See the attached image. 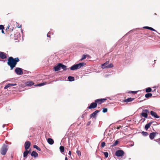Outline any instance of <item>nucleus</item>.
<instances>
[{"label": "nucleus", "instance_id": "nucleus-1", "mask_svg": "<svg viewBox=\"0 0 160 160\" xmlns=\"http://www.w3.org/2000/svg\"><path fill=\"white\" fill-rule=\"evenodd\" d=\"M8 61L7 64L10 67V70H12L16 67L17 63L20 60L18 58H13L11 57L8 58Z\"/></svg>", "mask_w": 160, "mask_h": 160}, {"label": "nucleus", "instance_id": "nucleus-2", "mask_svg": "<svg viewBox=\"0 0 160 160\" xmlns=\"http://www.w3.org/2000/svg\"><path fill=\"white\" fill-rule=\"evenodd\" d=\"M61 69H63V71L69 70V68H67L66 66L60 63L57 64L54 67V71L55 72L58 71Z\"/></svg>", "mask_w": 160, "mask_h": 160}, {"label": "nucleus", "instance_id": "nucleus-3", "mask_svg": "<svg viewBox=\"0 0 160 160\" xmlns=\"http://www.w3.org/2000/svg\"><path fill=\"white\" fill-rule=\"evenodd\" d=\"M8 146L5 144H4L0 150L1 153L3 155H5L8 150Z\"/></svg>", "mask_w": 160, "mask_h": 160}, {"label": "nucleus", "instance_id": "nucleus-4", "mask_svg": "<svg viewBox=\"0 0 160 160\" xmlns=\"http://www.w3.org/2000/svg\"><path fill=\"white\" fill-rule=\"evenodd\" d=\"M15 73L18 75H21L23 74V69L21 68L17 67L15 70Z\"/></svg>", "mask_w": 160, "mask_h": 160}, {"label": "nucleus", "instance_id": "nucleus-5", "mask_svg": "<svg viewBox=\"0 0 160 160\" xmlns=\"http://www.w3.org/2000/svg\"><path fill=\"white\" fill-rule=\"evenodd\" d=\"M124 154V152L122 150H119L116 151L115 155L117 157H122Z\"/></svg>", "mask_w": 160, "mask_h": 160}, {"label": "nucleus", "instance_id": "nucleus-6", "mask_svg": "<svg viewBox=\"0 0 160 160\" xmlns=\"http://www.w3.org/2000/svg\"><path fill=\"white\" fill-rule=\"evenodd\" d=\"M149 113V111L148 109H143L141 115L145 118H147L148 116V113Z\"/></svg>", "mask_w": 160, "mask_h": 160}, {"label": "nucleus", "instance_id": "nucleus-7", "mask_svg": "<svg viewBox=\"0 0 160 160\" xmlns=\"http://www.w3.org/2000/svg\"><path fill=\"white\" fill-rule=\"evenodd\" d=\"M97 106V102H95L92 103L88 107V108L89 109H94L96 108Z\"/></svg>", "mask_w": 160, "mask_h": 160}, {"label": "nucleus", "instance_id": "nucleus-8", "mask_svg": "<svg viewBox=\"0 0 160 160\" xmlns=\"http://www.w3.org/2000/svg\"><path fill=\"white\" fill-rule=\"evenodd\" d=\"M152 123H157V122L154 121H151L148 123L146 124L144 127V128L146 130H147L150 127Z\"/></svg>", "mask_w": 160, "mask_h": 160}, {"label": "nucleus", "instance_id": "nucleus-9", "mask_svg": "<svg viewBox=\"0 0 160 160\" xmlns=\"http://www.w3.org/2000/svg\"><path fill=\"white\" fill-rule=\"evenodd\" d=\"M31 145V142L29 141H26L24 144L25 149L26 150H28Z\"/></svg>", "mask_w": 160, "mask_h": 160}, {"label": "nucleus", "instance_id": "nucleus-10", "mask_svg": "<svg viewBox=\"0 0 160 160\" xmlns=\"http://www.w3.org/2000/svg\"><path fill=\"white\" fill-rule=\"evenodd\" d=\"M106 100V98H101L97 99L95 100V102L99 104H101L102 103L104 102Z\"/></svg>", "mask_w": 160, "mask_h": 160}, {"label": "nucleus", "instance_id": "nucleus-11", "mask_svg": "<svg viewBox=\"0 0 160 160\" xmlns=\"http://www.w3.org/2000/svg\"><path fill=\"white\" fill-rule=\"evenodd\" d=\"M100 112V110H97L92 113L90 115V118H91L92 117L94 118H96L97 113Z\"/></svg>", "mask_w": 160, "mask_h": 160}, {"label": "nucleus", "instance_id": "nucleus-12", "mask_svg": "<svg viewBox=\"0 0 160 160\" xmlns=\"http://www.w3.org/2000/svg\"><path fill=\"white\" fill-rule=\"evenodd\" d=\"M7 58L6 54L4 52H0V58L2 59H5Z\"/></svg>", "mask_w": 160, "mask_h": 160}, {"label": "nucleus", "instance_id": "nucleus-13", "mask_svg": "<svg viewBox=\"0 0 160 160\" xmlns=\"http://www.w3.org/2000/svg\"><path fill=\"white\" fill-rule=\"evenodd\" d=\"M151 115L154 118H158L160 117L158 115L157 113L153 111H151L150 112Z\"/></svg>", "mask_w": 160, "mask_h": 160}, {"label": "nucleus", "instance_id": "nucleus-14", "mask_svg": "<svg viewBox=\"0 0 160 160\" xmlns=\"http://www.w3.org/2000/svg\"><path fill=\"white\" fill-rule=\"evenodd\" d=\"M156 134H158V133L157 132H152L150 133L149 135L150 139H154L156 136Z\"/></svg>", "mask_w": 160, "mask_h": 160}, {"label": "nucleus", "instance_id": "nucleus-15", "mask_svg": "<svg viewBox=\"0 0 160 160\" xmlns=\"http://www.w3.org/2000/svg\"><path fill=\"white\" fill-rule=\"evenodd\" d=\"M78 69L80 68L81 67L86 65V63L85 62H82L76 64Z\"/></svg>", "mask_w": 160, "mask_h": 160}, {"label": "nucleus", "instance_id": "nucleus-16", "mask_svg": "<svg viewBox=\"0 0 160 160\" xmlns=\"http://www.w3.org/2000/svg\"><path fill=\"white\" fill-rule=\"evenodd\" d=\"M109 62V61H107L105 63L102 64L101 65V68L103 69L107 68H106L105 67L108 65Z\"/></svg>", "mask_w": 160, "mask_h": 160}, {"label": "nucleus", "instance_id": "nucleus-17", "mask_svg": "<svg viewBox=\"0 0 160 160\" xmlns=\"http://www.w3.org/2000/svg\"><path fill=\"white\" fill-rule=\"evenodd\" d=\"M32 156L34 158L37 157L38 156V154L36 152L33 151L31 153Z\"/></svg>", "mask_w": 160, "mask_h": 160}, {"label": "nucleus", "instance_id": "nucleus-18", "mask_svg": "<svg viewBox=\"0 0 160 160\" xmlns=\"http://www.w3.org/2000/svg\"><path fill=\"white\" fill-rule=\"evenodd\" d=\"M48 143L50 145H52L53 144L54 142L53 139L51 138H48L47 139Z\"/></svg>", "mask_w": 160, "mask_h": 160}, {"label": "nucleus", "instance_id": "nucleus-19", "mask_svg": "<svg viewBox=\"0 0 160 160\" xmlns=\"http://www.w3.org/2000/svg\"><path fill=\"white\" fill-rule=\"evenodd\" d=\"M143 28H145V29H147L150 30L151 31H155L156 32H157L156 30H155L153 28H152L151 27H148V26H144L143 27Z\"/></svg>", "mask_w": 160, "mask_h": 160}, {"label": "nucleus", "instance_id": "nucleus-20", "mask_svg": "<svg viewBox=\"0 0 160 160\" xmlns=\"http://www.w3.org/2000/svg\"><path fill=\"white\" fill-rule=\"evenodd\" d=\"M28 152V150H26L24 152L23 156L25 158H27Z\"/></svg>", "mask_w": 160, "mask_h": 160}, {"label": "nucleus", "instance_id": "nucleus-21", "mask_svg": "<svg viewBox=\"0 0 160 160\" xmlns=\"http://www.w3.org/2000/svg\"><path fill=\"white\" fill-rule=\"evenodd\" d=\"M70 69L71 70H74L78 69L77 65L76 64H74L70 68Z\"/></svg>", "mask_w": 160, "mask_h": 160}, {"label": "nucleus", "instance_id": "nucleus-22", "mask_svg": "<svg viewBox=\"0 0 160 160\" xmlns=\"http://www.w3.org/2000/svg\"><path fill=\"white\" fill-rule=\"evenodd\" d=\"M26 85L28 86H31L34 84V83L31 81L27 82L26 83Z\"/></svg>", "mask_w": 160, "mask_h": 160}, {"label": "nucleus", "instance_id": "nucleus-23", "mask_svg": "<svg viewBox=\"0 0 160 160\" xmlns=\"http://www.w3.org/2000/svg\"><path fill=\"white\" fill-rule=\"evenodd\" d=\"M133 100H134L133 98H128L127 99L124 100V101L125 102H131V101H133Z\"/></svg>", "mask_w": 160, "mask_h": 160}, {"label": "nucleus", "instance_id": "nucleus-24", "mask_svg": "<svg viewBox=\"0 0 160 160\" xmlns=\"http://www.w3.org/2000/svg\"><path fill=\"white\" fill-rule=\"evenodd\" d=\"M68 79L69 81L72 82L74 81V78L72 76H69L68 77Z\"/></svg>", "mask_w": 160, "mask_h": 160}, {"label": "nucleus", "instance_id": "nucleus-25", "mask_svg": "<svg viewBox=\"0 0 160 160\" xmlns=\"http://www.w3.org/2000/svg\"><path fill=\"white\" fill-rule=\"evenodd\" d=\"M152 94L151 93H148L145 95L146 98H148L152 97Z\"/></svg>", "mask_w": 160, "mask_h": 160}, {"label": "nucleus", "instance_id": "nucleus-26", "mask_svg": "<svg viewBox=\"0 0 160 160\" xmlns=\"http://www.w3.org/2000/svg\"><path fill=\"white\" fill-rule=\"evenodd\" d=\"M46 82H43L42 83H40L38 84H37L36 85H35V86L37 87V86H43L44 85H45L46 84Z\"/></svg>", "mask_w": 160, "mask_h": 160}, {"label": "nucleus", "instance_id": "nucleus-27", "mask_svg": "<svg viewBox=\"0 0 160 160\" xmlns=\"http://www.w3.org/2000/svg\"><path fill=\"white\" fill-rule=\"evenodd\" d=\"M145 91L149 93L152 91V89L150 87H148L146 88Z\"/></svg>", "mask_w": 160, "mask_h": 160}, {"label": "nucleus", "instance_id": "nucleus-28", "mask_svg": "<svg viewBox=\"0 0 160 160\" xmlns=\"http://www.w3.org/2000/svg\"><path fill=\"white\" fill-rule=\"evenodd\" d=\"M60 150L61 153H62L64 151V148L63 146H61L59 148Z\"/></svg>", "mask_w": 160, "mask_h": 160}, {"label": "nucleus", "instance_id": "nucleus-29", "mask_svg": "<svg viewBox=\"0 0 160 160\" xmlns=\"http://www.w3.org/2000/svg\"><path fill=\"white\" fill-rule=\"evenodd\" d=\"M119 143V141L118 140H116L113 143V144L111 145L112 147H114L116 146Z\"/></svg>", "mask_w": 160, "mask_h": 160}, {"label": "nucleus", "instance_id": "nucleus-30", "mask_svg": "<svg viewBox=\"0 0 160 160\" xmlns=\"http://www.w3.org/2000/svg\"><path fill=\"white\" fill-rule=\"evenodd\" d=\"M33 147L34 148H36V149H37V150H38L39 151H41V149H40V148L39 147H38L36 145H34L33 146Z\"/></svg>", "mask_w": 160, "mask_h": 160}, {"label": "nucleus", "instance_id": "nucleus-31", "mask_svg": "<svg viewBox=\"0 0 160 160\" xmlns=\"http://www.w3.org/2000/svg\"><path fill=\"white\" fill-rule=\"evenodd\" d=\"M87 55V54H85L83 55L82 57V58L80 59V60L82 61L83 60L85 59L86 58Z\"/></svg>", "mask_w": 160, "mask_h": 160}, {"label": "nucleus", "instance_id": "nucleus-32", "mask_svg": "<svg viewBox=\"0 0 160 160\" xmlns=\"http://www.w3.org/2000/svg\"><path fill=\"white\" fill-rule=\"evenodd\" d=\"M113 65L112 64V63H110V64H109L108 65V66H106V68H113Z\"/></svg>", "mask_w": 160, "mask_h": 160}, {"label": "nucleus", "instance_id": "nucleus-33", "mask_svg": "<svg viewBox=\"0 0 160 160\" xmlns=\"http://www.w3.org/2000/svg\"><path fill=\"white\" fill-rule=\"evenodd\" d=\"M141 133L142 135L144 136H146L148 134V132L144 131L142 132H141Z\"/></svg>", "mask_w": 160, "mask_h": 160}, {"label": "nucleus", "instance_id": "nucleus-34", "mask_svg": "<svg viewBox=\"0 0 160 160\" xmlns=\"http://www.w3.org/2000/svg\"><path fill=\"white\" fill-rule=\"evenodd\" d=\"M104 154L105 157L106 158L108 157V153L107 152H103Z\"/></svg>", "mask_w": 160, "mask_h": 160}, {"label": "nucleus", "instance_id": "nucleus-35", "mask_svg": "<svg viewBox=\"0 0 160 160\" xmlns=\"http://www.w3.org/2000/svg\"><path fill=\"white\" fill-rule=\"evenodd\" d=\"M76 153L79 156H80L81 155V152L80 151L78 150H77L76 151Z\"/></svg>", "mask_w": 160, "mask_h": 160}, {"label": "nucleus", "instance_id": "nucleus-36", "mask_svg": "<svg viewBox=\"0 0 160 160\" xmlns=\"http://www.w3.org/2000/svg\"><path fill=\"white\" fill-rule=\"evenodd\" d=\"M108 111V109L107 108H103L102 112L103 113H106Z\"/></svg>", "mask_w": 160, "mask_h": 160}, {"label": "nucleus", "instance_id": "nucleus-37", "mask_svg": "<svg viewBox=\"0 0 160 160\" xmlns=\"http://www.w3.org/2000/svg\"><path fill=\"white\" fill-rule=\"evenodd\" d=\"M106 143L105 142H102L101 143V146L102 148H103L105 146Z\"/></svg>", "mask_w": 160, "mask_h": 160}, {"label": "nucleus", "instance_id": "nucleus-38", "mask_svg": "<svg viewBox=\"0 0 160 160\" xmlns=\"http://www.w3.org/2000/svg\"><path fill=\"white\" fill-rule=\"evenodd\" d=\"M4 29V27L3 25H0V30H2Z\"/></svg>", "mask_w": 160, "mask_h": 160}, {"label": "nucleus", "instance_id": "nucleus-39", "mask_svg": "<svg viewBox=\"0 0 160 160\" xmlns=\"http://www.w3.org/2000/svg\"><path fill=\"white\" fill-rule=\"evenodd\" d=\"M138 92V91H130L129 93H132L136 94Z\"/></svg>", "mask_w": 160, "mask_h": 160}, {"label": "nucleus", "instance_id": "nucleus-40", "mask_svg": "<svg viewBox=\"0 0 160 160\" xmlns=\"http://www.w3.org/2000/svg\"><path fill=\"white\" fill-rule=\"evenodd\" d=\"M145 120L146 119L145 118H142L141 119L140 121L142 122H144Z\"/></svg>", "mask_w": 160, "mask_h": 160}, {"label": "nucleus", "instance_id": "nucleus-41", "mask_svg": "<svg viewBox=\"0 0 160 160\" xmlns=\"http://www.w3.org/2000/svg\"><path fill=\"white\" fill-rule=\"evenodd\" d=\"M10 85L11 86H16L17 84L16 83H10Z\"/></svg>", "mask_w": 160, "mask_h": 160}, {"label": "nucleus", "instance_id": "nucleus-42", "mask_svg": "<svg viewBox=\"0 0 160 160\" xmlns=\"http://www.w3.org/2000/svg\"><path fill=\"white\" fill-rule=\"evenodd\" d=\"M91 123V122L90 121H89L88 122L87 124V126H89V125H90Z\"/></svg>", "mask_w": 160, "mask_h": 160}, {"label": "nucleus", "instance_id": "nucleus-43", "mask_svg": "<svg viewBox=\"0 0 160 160\" xmlns=\"http://www.w3.org/2000/svg\"><path fill=\"white\" fill-rule=\"evenodd\" d=\"M6 86H7L8 88L11 87L10 83H8L7 85H6Z\"/></svg>", "mask_w": 160, "mask_h": 160}, {"label": "nucleus", "instance_id": "nucleus-44", "mask_svg": "<svg viewBox=\"0 0 160 160\" xmlns=\"http://www.w3.org/2000/svg\"><path fill=\"white\" fill-rule=\"evenodd\" d=\"M28 154H30L31 153V149H30L29 150H28Z\"/></svg>", "mask_w": 160, "mask_h": 160}, {"label": "nucleus", "instance_id": "nucleus-45", "mask_svg": "<svg viewBox=\"0 0 160 160\" xmlns=\"http://www.w3.org/2000/svg\"><path fill=\"white\" fill-rule=\"evenodd\" d=\"M121 127L120 126H119L117 128V129H119Z\"/></svg>", "mask_w": 160, "mask_h": 160}, {"label": "nucleus", "instance_id": "nucleus-46", "mask_svg": "<svg viewBox=\"0 0 160 160\" xmlns=\"http://www.w3.org/2000/svg\"><path fill=\"white\" fill-rule=\"evenodd\" d=\"M68 154L70 155H71V151H69L68 153Z\"/></svg>", "mask_w": 160, "mask_h": 160}, {"label": "nucleus", "instance_id": "nucleus-47", "mask_svg": "<svg viewBox=\"0 0 160 160\" xmlns=\"http://www.w3.org/2000/svg\"><path fill=\"white\" fill-rule=\"evenodd\" d=\"M3 30H4V29H2V33L4 34V33H5L4 32Z\"/></svg>", "mask_w": 160, "mask_h": 160}, {"label": "nucleus", "instance_id": "nucleus-48", "mask_svg": "<svg viewBox=\"0 0 160 160\" xmlns=\"http://www.w3.org/2000/svg\"><path fill=\"white\" fill-rule=\"evenodd\" d=\"M47 37H48L50 38V35H49L48 33V34H47Z\"/></svg>", "mask_w": 160, "mask_h": 160}, {"label": "nucleus", "instance_id": "nucleus-49", "mask_svg": "<svg viewBox=\"0 0 160 160\" xmlns=\"http://www.w3.org/2000/svg\"><path fill=\"white\" fill-rule=\"evenodd\" d=\"M152 124H152V125H153V126H154V125H157V123H152Z\"/></svg>", "mask_w": 160, "mask_h": 160}, {"label": "nucleus", "instance_id": "nucleus-50", "mask_svg": "<svg viewBox=\"0 0 160 160\" xmlns=\"http://www.w3.org/2000/svg\"><path fill=\"white\" fill-rule=\"evenodd\" d=\"M7 88H7V86H6V85L5 86L4 88V89H7Z\"/></svg>", "mask_w": 160, "mask_h": 160}, {"label": "nucleus", "instance_id": "nucleus-51", "mask_svg": "<svg viewBox=\"0 0 160 160\" xmlns=\"http://www.w3.org/2000/svg\"><path fill=\"white\" fill-rule=\"evenodd\" d=\"M6 125V124H4L2 125V128H4Z\"/></svg>", "mask_w": 160, "mask_h": 160}, {"label": "nucleus", "instance_id": "nucleus-52", "mask_svg": "<svg viewBox=\"0 0 160 160\" xmlns=\"http://www.w3.org/2000/svg\"><path fill=\"white\" fill-rule=\"evenodd\" d=\"M65 160H68V158L67 157H66L65 158Z\"/></svg>", "mask_w": 160, "mask_h": 160}, {"label": "nucleus", "instance_id": "nucleus-53", "mask_svg": "<svg viewBox=\"0 0 160 160\" xmlns=\"http://www.w3.org/2000/svg\"><path fill=\"white\" fill-rule=\"evenodd\" d=\"M9 26H8V27H7V28H6V30H7L8 29H9Z\"/></svg>", "mask_w": 160, "mask_h": 160}, {"label": "nucleus", "instance_id": "nucleus-54", "mask_svg": "<svg viewBox=\"0 0 160 160\" xmlns=\"http://www.w3.org/2000/svg\"><path fill=\"white\" fill-rule=\"evenodd\" d=\"M49 34H50L51 33V32H48V33Z\"/></svg>", "mask_w": 160, "mask_h": 160}, {"label": "nucleus", "instance_id": "nucleus-55", "mask_svg": "<svg viewBox=\"0 0 160 160\" xmlns=\"http://www.w3.org/2000/svg\"><path fill=\"white\" fill-rule=\"evenodd\" d=\"M155 90H156V89H154L153 91H152V92H153L155 91Z\"/></svg>", "mask_w": 160, "mask_h": 160}, {"label": "nucleus", "instance_id": "nucleus-56", "mask_svg": "<svg viewBox=\"0 0 160 160\" xmlns=\"http://www.w3.org/2000/svg\"><path fill=\"white\" fill-rule=\"evenodd\" d=\"M158 140L159 141H160V138L158 139Z\"/></svg>", "mask_w": 160, "mask_h": 160}, {"label": "nucleus", "instance_id": "nucleus-57", "mask_svg": "<svg viewBox=\"0 0 160 160\" xmlns=\"http://www.w3.org/2000/svg\"><path fill=\"white\" fill-rule=\"evenodd\" d=\"M21 26H20V27H18V28H21Z\"/></svg>", "mask_w": 160, "mask_h": 160}, {"label": "nucleus", "instance_id": "nucleus-58", "mask_svg": "<svg viewBox=\"0 0 160 160\" xmlns=\"http://www.w3.org/2000/svg\"><path fill=\"white\" fill-rule=\"evenodd\" d=\"M153 130L154 131H155V130L153 129Z\"/></svg>", "mask_w": 160, "mask_h": 160}, {"label": "nucleus", "instance_id": "nucleus-59", "mask_svg": "<svg viewBox=\"0 0 160 160\" xmlns=\"http://www.w3.org/2000/svg\"><path fill=\"white\" fill-rule=\"evenodd\" d=\"M156 61L155 60H154V62H155Z\"/></svg>", "mask_w": 160, "mask_h": 160}, {"label": "nucleus", "instance_id": "nucleus-60", "mask_svg": "<svg viewBox=\"0 0 160 160\" xmlns=\"http://www.w3.org/2000/svg\"><path fill=\"white\" fill-rule=\"evenodd\" d=\"M155 87H153V88H155Z\"/></svg>", "mask_w": 160, "mask_h": 160}]
</instances>
